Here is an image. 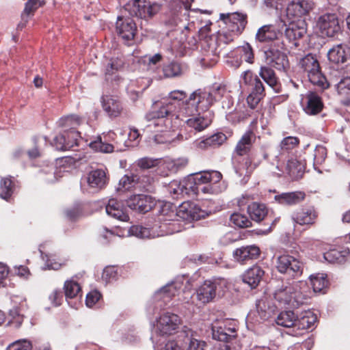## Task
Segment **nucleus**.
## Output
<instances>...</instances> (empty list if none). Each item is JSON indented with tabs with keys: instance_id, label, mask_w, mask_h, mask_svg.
<instances>
[{
	"instance_id": "obj_10",
	"label": "nucleus",
	"mask_w": 350,
	"mask_h": 350,
	"mask_svg": "<svg viewBox=\"0 0 350 350\" xmlns=\"http://www.w3.org/2000/svg\"><path fill=\"white\" fill-rule=\"evenodd\" d=\"M212 335L213 339L226 343L220 350H232L230 342L236 338L237 329L234 326L230 327L228 321H225L219 326L212 327Z\"/></svg>"
},
{
	"instance_id": "obj_53",
	"label": "nucleus",
	"mask_w": 350,
	"mask_h": 350,
	"mask_svg": "<svg viewBox=\"0 0 350 350\" xmlns=\"http://www.w3.org/2000/svg\"><path fill=\"white\" fill-rule=\"evenodd\" d=\"M265 89H252L247 98V102L252 109H254L264 96Z\"/></svg>"
},
{
	"instance_id": "obj_6",
	"label": "nucleus",
	"mask_w": 350,
	"mask_h": 350,
	"mask_svg": "<svg viewBox=\"0 0 350 350\" xmlns=\"http://www.w3.org/2000/svg\"><path fill=\"white\" fill-rule=\"evenodd\" d=\"M124 8L131 16L146 20L157 14L161 6L148 0H131L125 5Z\"/></svg>"
},
{
	"instance_id": "obj_43",
	"label": "nucleus",
	"mask_w": 350,
	"mask_h": 350,
	"mask_svg": "<svg viewBox=\"0 0 350 350\" xmlns=\"http://www.w3.org/2000/svg\"><path fill=\"white\" fill-rule=\"evenodd\" d=\"M299 65L307 73L320 68L317 59L310 53L301 59Z\"/></svg>"
},
{
	"instance_id": "obj_27",
	"label": "nucleus",
	"mask_w": 350,
	"mask_h": 350,
	"mask_svg": "<svg viewBox=\"0 0 350 350\" xmlns=\"http://www.w3.org/2000/svg\"><path fill=\"white\" fill-rule=\"evenodd\" d=\"M317 320L316 314L310 310H306L297 315L295 327L299 329H308L314 326Z\"/></svg>"
},
{
	"instance_id": "obj_9",
	"label": "nucleus",
	"mask_w": 350,
	"mask_h": 350,
	"mask_svg": "<svg viewBox=\"0 0 350 350\" xmlns=\"http://www.w3.org/2000/svg\"><path fill=\"white\" fill-rule=\"evenodd\" d=\"M182 324L179 316L171 312H164L157 321V330L161 335H172L178 332Z\"/></svg>"
},
{
	"instance_id": "obj_36",
	"label": "nucleus",
	"mask_w": 350,
	"mask_h": 350,
	"mask_svg": "<svg viewBox=\"0 0 350 350\" xmlns=\"http://www.w3.org/2000/svg\"><path fill=\"white\" fill-rule=\"evenodd\" d=\"M297 314L293 311L286 310L281 312L275 319V323L280 326L291 327L295 326Z\"/></svg>"
},
{
	"instance_id": "obj_41",
	"label": "nucleus",
	"mask_w": 350,
	"mask_h": 350,
	"mask_svg": "<svg viewBox=\"0 0 350 350\" xmlns=\"http://www.w3.org/2000/svg\"><path fill=\"white\" fill-rule=\"evenodd\" d=\"M42 3L43 2L40 0H27L23 12L21 14L24 23L19 24L18 27L23 28L27 23L29 16L33 14Z\"/></svg>"
},
{
	"instance_id": "obj_24",
	"label": "nucleus",
	"mask_w": 350,
	"mask_h": 350,
	"mask_svg": "<svg viewBox=\"0 0 350 350\" xmlns=\"http://www.w3.org/2000/svg\"><path fill=\"white\" fill-rule=\"evenodd\" d=\"M305 193L301 191L282 193L274 196V200L279 204L284 206H291L302 202L305 198Z\"/></svg>"
},
{
	"instance_id": "obj_5",
	"label": "nucleus",
	"mask_w": 350,
	"mask_h": 350,
	"mask_svg": "<svg viewBox=\"0 0 350 350\" xmlns=\"http://www.w3.org/2000/svg\"><path fill=\"white\" fill-rule=\"evenodd\" d=\"M283 41H275V45H269L264 51V59L267 66L274 68L280 71H284L288 65L287 56L283 51Z\"/></svg>"
},
{
	"instance_id": "obj_31",
	"label": "nucleus",
	"mask_w": 350,
	"mask_h": 350,
	"mask_svg": "<svg viewBox=\"0 0 350 350\" xmlns=\"http://www.w3.org/2000/svg\"><path fill=\"white\" fill-rule=\"evenodd\" d=\"M103 107L109 116H118L121 110L122 107L119 101L114 97L111 96H103L102 98Z\"/></svg>"
},
{
	"instance_id": "obj_33",
	"label": "nucleus",
	"mask_w": 350,
	"mask_h": 350,
	"mask_svg": "<svg viewBox=\"0 0 350 350\" xmlns=\"http://www.w3.org/2000/svg\"><path fill=\"white\" fill-rule=\"evenodd\" d=\"M211 123V120L207 116L200 115L193 116L186 121L187 125L196 131H202Z\"/></svg>"
},
{
	"instance_id": "obj_51",
	"label": "nucleus",
	"mask_w": 350,
	"mask_h": 350,
	"mask_svg": "<svg viewBox=\"0 0 350 350\" xmlns=\"http://www.w3.org/2000/svg\"><path fill=\"white\" fill-rule=\"evenodd\" d=\"M136 180H137V175L126 174L119 180V187L117 188V190H129L131 188L136 189Z\"/></svg>"
},
{
	"instance_id": "obj_54",
	"label": "nucleus",
	"mask_w": 350,
	"mask_h": 350,
	"mask_svg": "<svg viewBox=\"0 0 350 350\" xmlns=\"http://www.w3.org/2000/svg\"><path fill=\"white\" fill-rule=\"evenodd\" d=\"M230 221L239 228H248L252 226V222L247 217L240 213L231 215Z\"/></svg>"
},
{
	"instance_id": "obj_42",
	"label": "nucleus",
	"mask_w": 350,
	"mask_h": 350,
	"mask_svg": "<svg viewBox=\"0 0 350 350\" xmlns=\"http://www.w3.org/2000/svg\"><path fill=\"white\" fill-rule=\"evenodd\" d=\"M226 139L227 137L225 134L218 133L201 141L199 143V146L202 148H205L208 146H218L221 145Z\"/></svg>"
},
{
	"instance_id": "obj_64",
	"label": "nucleus",
	"mask_w": 350,
	"mask_h": 350,
	"mask_svg": "<svg viewBox=\"0 0 350 350\" xmlns=\"http://www.w3.org/2000/svg\"><path fill=\"white\" fill-rule=\"evenodd\" d=\"M101 295L97 291H93L90 292L86 295L85 304L86 306L89 308H92L94 306L100 299Z\"/></svg>"
},
{
	"instance_id": "obj_13",
	"label": "nucleus",
	"mask_w": 350,
	"mask_h": 350,
	"mask_svg": "<svg viewBox=\"0 0 350 350\" xmlns=\"http://www.w3.org/2000/svg\"><path fill=\"white\" fill-rule=\"evenodd\" d=\"M154 204V200L150 196L144 194L133 195L127 200V206L129 208L141 213L148 212Z\"/></svg>"
},
{
	"instance_id": "obj_50",
	"label": "nucleus",
	"mask_w": 350,
	"mask_h": 350,
	"mask_svg": "<svg viewBox=\"0 0 350 350\" xmlns=\"http://www.w3.org/2000/svg\"><path fill=\"white\" fill-rule=\"evenodd\" d=\"M311 284L314 292H321L327 286L326 275L324 273H318L310 276Z\"/></svg>"
},
{
	"instance_id": "obj_7",
	"label": "nucleus",
	"mask_w": 350,
	"mask_h": 350,
	"mask_svg": "<svg viewBox=\"0 0 350 350\" xmlns=\"http://www.w3.org/2000/svg\"><path fill=\"white\" fill-rule=\"evenodd\" d=\"M275 267L278 272L289 278H296L303 273V264L296 258L288 254L280 255L275 260Z\"/></svg>"
},
{
	"instance_id": "obj_30",
	"label": "nucleus",
	"mask_w": 350,
	"mask_h": 350,
	"mask_svg": "<svg viewBox=\"0 0 350 350\" xmlns=\"http://www.w3.org/2000/svg\"><path fill=\"white\" fill-rule=\"evenodd\" d=\"M247 213L252 220L260 222L267 215L268 209L264 204L253 202L247 206Z\"/></svg>"
},
{
	"instance_id": "obj_20",
	"label": "nucleus",
	"mask_w": 350,
	"mask_h": 350,
	"mask_svg": "<svg viewBox=\"0 0 350 350\" xmlns=\"http://www.w3.org/2000/svg\"><path fill=\"white\" fill-rule=\"evenodd\" d=\"M327 57L334 64H343L350 57V49L345 44H337L328 51Z\"/></svg>"
},
{
	"instance_id": "obj_39",
	"label": "nucleus",
	"mask_w": 350,
	"mask_h": 350,
	"mask_svg": "<svg viewBox=\"0 0 350 350\" xmlns=\"http://www.w3.org/2000/svg\"><path fill=\"white\" fill-rule=\"evenodd\" d=\"M240 85H247L252 88H264L263 84L257 75L247 70L243 72L240 80Z\"/></svg>"
},
{
	"instance_id": "obj_46",
	"label": "nucleus",
	"mask_w": 350,
	"mask_h": 350,
	"mask_svg": "<svg viewBox=\"0 0 350 350\" xmlns=\"http://www.w3.org/2000/svg\"><path fill=\"white\" fill-rule=\"evenodd\" d=\"M74 141L67 140L66 134L64 133L57 135L51 144L58 150H68L74 146Z\"/></svg>"
},
{
	"instance_id": "obj_58",
	"label": "nucleus",
	"mask_w": 350,
	"mask_h": 350,
	"mask_svg": "<svg viewBox=\"0 0 350 350\" xmlns=\"http://www.w3.org/2000/svg\"><path fill=\"white\" fill-rule=\"evenodd\" d=\"M183 185L186 194L192 193L193 194L198 195V192H197L196 189L199 188V185H197V183L193 179V176H189L187 179L183 180Z\"/></svg>"
},
{
	"instance_id": "obj_55",
	"label": "nucleus",
	"mask_w": 350,
	"mask_h": 350,
	"mask_svg": "<svg viewBox=\"0 0 350 350\" xmlns=\"http://www.w3.org/2000/svg\"><path fill=\"white\" fill-rule=\"evenodd\" d=\"M80 118L76 115H70L62 118L58 123L60 126H70V130H75L76 126L80 124Z\"/></svg>"
},
{
	"instance_id": "obj_28",
	"label": "nucleus",
	"mask_w": 350,
	"mask_h": 350,
	"mask_svg": "<svg viewBox=\"0 0 350 350\" xmlns=\"http://www.w3.org/2000/svg\"><path fill=\"white\" fill-rule=\"evenodd\" d=\"M275 307L271 306L267 298H262L256 303V313L261 321L271 318L275 312Z\"/></svg>"
},
{
	"instance_id": "obj_25",
	"label": "nucleus",
	"mask_w": 350,
	"mask_h": 350,
	"mask_svg": "<svg viewBox=\"0 0 350 350\" xmlns=\"http://www.w3.org/2000/svg\"><path fill=\"white\" fill-rule=\"evenodd\" d=\"M255 140L256 135L251 130L246 131L238 142L235 147V152L239 156L247 154Z\"/></svg>"
},
{
	"instance_id": "obj_17",
	"label": "nucleus",
	"mask_w": 350,
	"mask_h": 350,
	"mask_svg": "<svg viewBox=\"0 0 350 350\" xmlns=\"http://www.w3.org/2000/svg\"><path fill=\"white\" fill-rule=\"evenodd\" d=\"M281 32L273 25H265L260 27L256 34V40L260 42L275 45V41H282L279 36Z\"/></svg>"
},
{
	"instance_id": "obj_21",
	"label": "nucleus",
	"mask_w": 350,
	"mask_h": 350,
	"mask_svg": "<svg viewBox=\"0 0 350 350\" xmlns=\"http://www.w3.org/2000/svg\"><path fill=\"white\" fill-rule=\"evenodd\" d=\"M124 61L120 57L111 58L105 66V79L108 81H116L119 79L118 72L123 68Z\"/></svg>"
},
{
	"instance_id": "obj_40",
	"label": "nucleus",
	"mask_w": 350,
	"mask_h": 350,
	"mask_svg": "<svg viewBox=\"0 0 350 350\" xmlns=\"http://www.w3.org/2000/svg\"><path fill=\"white\" fill-rule=\"evenodd\" d=\"M308 80L313 85H318L319 88H329L328 83H331V80L328 81L321 73L320 68L317 70H312L308 73Z\"/></svg>"
},
{
	"instance_id": "obj_56",
	"label": "nucleus",
	"mask_w": 350,
	"mask_h": 350,
	"mask_svg": "<svg viewBox=\"0 0 350 350\" xmlns=\"http://www.w3.org/2000/svg\"><path fill=\"white\" fill-rule=\"evenodd\" d=\"M31 342L26 339L16 340L10 344L7 350H31Z\"/></svg>"
},
{
	"instance_id": "obj_35",
	"label": "nucleus",
	"mask_w": 350,
	"mask_h": 350,
	"mask_svg": "<svg viewBox=\"0 0 350 350\" xmlns=\"http://www.w3.org/2000/svg\"><path fill=\"white\" fill-rule=\"evenodd\" d=\"M215 43L212 42L208 44L209 49L204 55L200 60V64L203 67H211L216 64L218 59V52L215 47Z\"/></svg>"
},
{
	"instance_id": "obj_1",
	"label": "nucleus",
	"mask_w": 350,
	"mask_h": 350,
	"mask_svg": "<svg viewBox=\"0 0 350 350\" xmlns=\"http://www.w3.org/2000/svg\"><path fill=\"white\" fill-rule=\"evenodd\" d=\"M176 116L175 107L169 103L162 104L146 114L148 122L147 129L153 133H167L172 127L173 117Z\"/></svg>"
},
{
	"instance_id": "obj_62",
	"label": "nucleus",
	"mask_w": 350,
	"mask_h": 350,
	"mask_svg": "<svg viewBox=\"0 0 350 350\" xmlns=\"http://www.w3.org/2000/svg\"><path fill=\"white\" fill-rule=\"evenodd\" d=\"M217 183H207L205 185H199V188L196 189L197 192H198V195L200 193L204 194H215L219 192H221V190L220 189L217 188L215 186Z\"/></svg>"
},
{
	"instance_id": "obj_38",
	"label": "nucleus",
	"mask_w": 350,
	"mask_h": 350,
	"mask_svg": "<svg viewBox=\"0 0 350 350\" xmlns=\"http://www.w3.org/2000/svg\"><path fill=\"white\" fill-rule=\"evenodd\" d=\"M259 75L264 81L271 88L278 85V79L271 67L267 65L262 66L260 69Z\"/></svg>"
},
{
	"instance_id": "obj_29",
	"label": "nucleus",
	"mask_w": 350,
	"mask_h": 350,
	"mask_svg": "<svg viewBox=\"0 0 350 350\" xmlns=\"http://www.w3.org/2000/svg\"><path fill=\"white\" fill-rule=\"evenodd\" d=\"M193 177L197 185H201L207 183H217L221 180L222 175L218 171H207L196 174Z\"/></svg>"
},
{
	"instance_id": "obj_59",
	"label": "nucleus",
	"mask_w": 350,
	"mask_h": 350,
	"mask_svg": "<svg viewBox=\"0 0 350 350\" xmlns=\"http://www.w3.org/2000/svg\"><path fill=\"white\" fill-rule=\"evenodd\" d=\"M314 165H321L327 157V149L323 146H317L314 151Z\"/></svg>"
},
{
	"instance_id": "obj_8",
	"label": "nucleus",
	"mask_w": 350,
	"mask_h": 350,
	"mask_svg": "<svg viewBox=\"0 0 350 350\" xmlns=\"http://www.w3.org/2000/svg\"><path fill=\"white\" fill-rule=\"evenodd\" d=\"M317 27L323 36L334 38L341 31V25L337 14L326 12L321 14L317 21Z\"/></svg>"
},
{
	"instance_id": "obj_49",
	"label": "nucleus",
	"mask_w": 350,
	"mask_h": 350,
	"mask_svg": "<svg viewBox=\"0 0 350 350\" xmlns=\"http://www.w3.org/2000/svg\"><path fill=\"white\" fill-rule=\"evenodd\" d=\"M65 296L66 298H74L81 293V286L73 280H67L64 284Z\"/></svg>"
},
{
	"instance_id": "obj_34",
	"label": "nucleus",
	"mask_w": 350,
	"mask_h": 350,
	"mask_svg": "<svg viewBox=\"0 0 350 350\" xmlns=\"http://www.w3.org/2000/svg\"><path fill=\"white\" fill-rule=\"evenodd\" d=\"M317 216V213L313 209H306L297 212L293 219L299 225H310L314 223Z\"/></svg>"
},
{
	"instance_id": "obj_37",
	"label": "nucleus",
	"mask_w": 350,
	"mask_h": 350,
	"mask_svg": "<svg viewBox=\"0 0 350 350\" xmlns=\"http://www.w3.org/2000/svg\"><path fill=\"white\" fill-rule=\"evenodd\" d=\"M154 179L150 176H138L137 180H136V189L139 191L152 193L155 190Z\"/></svg>"
},
{
	"instance_id": "obj_23",
	"label": "nucleus",
	"mask_w": 350,
	"mask_h": 350,
	"mask_svg": "<svg viewBox=\"0 0 350 350\" xmlns=\"http://www.w3.org/2000/svg\"><path fill=\"white\" fill-rule=\"evenodd\" d=\"M264 274L265 272L260 267L254 265L245 272L243 275V281L247 284L251 288H256Z\"/></svg>"
},
{
	"instance_id": "obj_14",
	"label": "nucleus",
	"mask_w": 350,
	"mask_h": 350,
	"mask_svg": "<svg viewBox=\"0 0 350 350\" xmlns=\"http://www.w3.org/2000/svg\"><path fill=\"white\" fill-rule=\"evenodd\" d=\"M161 225L159 226L160 231L157 232L154 230V227L152 229L142 226H133L130 228L129 232L131 235L135 236L139 239H151L156 237L163 236L164 234L168 233V229L165 227V223L160 221Z\"/></svg>"
},
{
	"instance_id": "obj_45",
	"label": "nucleus",
	"mask_w": 350,
	"mask_h": 350,
	"mask_svg": "<svg viewBox=\"0 0 350 350\" xmlns=\"http://www.w3.org/2000/svg\"><path fill=\"white\" fill-rule=\"evenodd\" d=\"M183 332L185 334V337L189 340L187 350H204V347L206 346V342L193 338L192 331L190 329L185 326L183 328Z\"/></svg>"
},
{
	"instance_id": "obj_18",
	"label": "nucleus",
	"mask_w": 350,
	"mask_h": 350,
	"mask_svg": "<svg viewBox=\"0 0 350 350\" xmlns=\"http://www.w3.org/2000/svg\"><path fill=\"white\" fill-rule=\"evenodd\" d=\"M217 283L215 281L206 280L197 289L196 297L202 304L211 301L216 296Z\"/></svg>"
},
{
	"instance_id": "obj_16",
	"label": "nucleus",
	"mask_w": 350,
	"mask_h": 350,
	"mask_svg": "<svg viewBox=\"0 0 350 350\" xmlns=\"http://www.w3.org/2000/svg\"><path fill=\"white\" fill-rule=\"evenodd\" d=\"M301 103L304 111L308 115H316L320 113L323 107L321 97L311 91L305 96H302Z\"/></svg>"
},
{
	"instance_id": "obj_52",
	"label": "nucleus",
	"mask_w": 350,
	"mask_h": 350,
	"mask_svg": "<svg viewBox=\"0 0 350 350\" xmlns=\"http://www.w3.org/2000/svg\"><path fill=\"white\" fill-rule=\"evenodd\" d=\"M163 72L165 77H177L182 72L181 66L178 62H172L163 67Z\"/></svg>"
},
{
	"instance_id": "obj_26",
	"label": "nucleus",
	"mask_w": 350,
	"mask_h": 350,
	"mask_svg": "<svg viewBox=\"0 0 350 350\" xmlns=\"http://www.w3.org/2000/svg\"><path fill=\"white\" fill-rule=\"evenodd\" d=\"M306 33V25L304 21L292 23L285 30V34L289 40L303 38Z\"/></svg>"
},
{
	"instance_id": "obj_63",
	"label": "nucleus",
	"mask_w": 350,
	"mask_h": 350,
	"mask_svg": "<svg viewBox=\"0 0 350 350\" xmlns=\"http://www.w3.org/2000/svg\"><path fill=\"white\" fill-rule=\"evenodd\" d=\"M299 143V140L296 137H286L283 139L280 143V147L284 150H291L297 146Z\"/></svg>"
},
{
	"instance_id": "obj_48",
	"label": "nucleus",
	"mask_w": 350,
	"mask_h": 350,
	"mask_svg": "<svg viewBox=\"0 0 350 350\" xmlns=\"http://www.w3.org/2000/svg\"><path fill=\"white\" fill-rule=\"evenodd\" d=\"M14 191V185L10 178H3L0 182V197L8 200Z\"/></svg>"
},
{
	"instance_id": "obj_2",
	"label": "nucleus",
	"mask_w": 350,
	"mask_h": 350,
	"mask_svg": "<svg viewBox=\"0 0 350 350\" xmlns=\"http://www.w3.org/2000/svg\"><path fill=\"white\" fill-rule=\"evenodd\" d=\"M165 209L162 210V214L159 217V221L165 223V227L167 229V226L171 225L170 222L174 220H185L191 221L193 220H199L204 217V211H202L194 202L186 201L183 202L176 211H172L169 215H165Z\"/></svg>"
},
{
	"instance_id": "obj_32",
	"label": "nucleus",
	"mask_w": 350,
	"mask_h": 350,
	"mask_svg": "<svg viewBox=\"0 0 350 350\" xmlns=\"http://www.w3.org/2000/svg\"><path fill=\"white\" fill-rule=\"evenodd\" d=\"M331 83L327 85H334L336 88H350V75H345L344 72L333 70L329 73Z\"/></svg>"
},
{
	"instance_id": "obj_19",
	"label": "nucleus",
	"mask_w": 350,
	"mask_h": 350,
	"mask_svg": "<svg viewBox=\"0 0 350 350\" xmlns=\"http://www.w3.org/2000/svg\"><path fill=\"white\" fill-rule=\"evenodd\" d=\"M314 7L312 0H295L292 1L287 7L288 14L295 17H301L308 14Z\"/></svg>"
},
{
	"instance_id": "obj_57",
	"label": "nucleus",
	"mask_w": 350,
	"mask_h": 350,
	"mask_svg": "<svg viewBox=\"0 0 350 350\" xmlns=\"http://www.w3.org/2000/svg\"><path fill=\"white\" fill-rule=\"evenodd\" d=\"M159 160L150 157H143L137 160V166L142 170H148L158 165Z\"/></svg>"
},
{
	"instance_id": "obj_47",
	"label": "nucleus",
	"mask_w": 350,
	"mask_h": 350,
	"mask_svg": "<svg viewBox=\"0 0 350 350\" xmlns=\"http://www.w3.org/2000/svg\"><path fill=\"white\" fill-rule=\"evenodd\" d=\"M90 146L96 151H99L103 153H111L113 151V146L111 144L103 142L100 136L96 137V138L90 143Z\"/></svg>"
},
{
	"instance_id": "obj_60",
	"label": "nucleus",
	"mask_w": 350,
	"mask_h": 350,
	"mask_svg": "<svg viewBox=\"0 0 350 350\" xmlns=\"http://www.w3.org/2000/svg\"><path fill=\"white\" fill-rule=\"evenodd\" d=\"M241 58L248 63H252L254 59V53L252 46L246 43L239 48Z\"/></svg>"
},
{
	"instance_id": "obj_11",
	"label": "nucleus",
	"mask_w": 350,
	"mask_h": 350,
	"mask_svg": "<svg viewBox=\"0 0 350 350\" xmlns=\"http://www.w3.org/2000/svg\"><path fill=\"white\" fill-rule=\"evenodd\" d=\"M116 28L118 35L128 44L134 39L137 27L133 19L118 16Z\"/></svg>"
},
{
	"instance_id": "obj_61",
	"label": "nucleus",
	"mask_w": 350,
	"mask_h": 350,
	"mask_svg": "<svg viewBox=\"0 0 350 350\" xmlns=\"http://www.w3.org/2000/svg\"><path fill=\"white\" fill-rule=\"evenodd\" d=\"M117 275V269L113 266H109L104 269L102 279L106 282H111L116 280Z\"/></svg>"
},
{
	"instance_id": "obj_44",
	"label": "nucleus",
	"mask_w": 350,
	"mask_h": 350,
	"mask_svg": "<svg viewBox=\"0 0 350 350\" xmlns=\"http://www.w3.org/2000/svg\"><path fill=\"white\" fill-rule=\"evenodd\" d=\"M252 171V162L249 159L245 160V163L240 167L235 168L236 174L240 178L243 177L240 180L242 185H245L248 182Z\"/></svg>"
},
{
	"instance_id": "obj_4",
	"label": "nucleus",
	"mask_w": 350,
	"mask_h": 350,
	"mask_svg": "<svg viewBox=\"0 0 350 350\" xmlns=\"http://www.w3.org/2000/svg\"><path fill=\"white\" fill-rule=\"evenodd\" d=\"M273 297L280 306H288L290 308H297L306 299L297 284L282 286L275 291Z\"/></svg>"
},
{
	"instance_id": "obj_15",
	"label": "nucleus",
	"mask_w": 350,
	"mask_h": 350,
	"mask_svg": "<svg viewBox=\"0 0 350 350\" xmlns=\"http://www.w3.org/2000/svg\"><path fill=\"white\" fill-rule=\"evenodd\" d=\"M260 255V250L256 245H250L237 248L233 252L234 260L241 264L247 263L250 260H256Z\"/></svg>"
},
{
	"instance_id": "obj_22",
	"label": "nucleus",
	"mask_w": 350,
	"mask_h": 350,
	"mask_svg": "<svg viewBox=\"0 0 350 350\" xmlns=\"http://www.w3.org/2000/svg\"><path fill=\"white\" fill-rule=\"evenodd\" d=\"M105 210L107 215L120 221H126L129 219L123 204L116 199L113 198L109 200Z\"/></svg>"
},
{
	"instance_id": "obj_3",
	"label": "nucleus",
	"mask_w": 350,
	"mask_h": 350,
	"mask_svg": "<svg viewBox=\"0 0 350 350\" xmlns=\"http://www.w3.org/2000/svg\"><path fill=\"white\" fill-rule=\"evenodd\" d=\"M109 181V176L106 168H95L82 177L81 187L88 192L97 193L104 189Z\"/></svg>"
},
{
	"instance_id": "obj_12",
	"label": "nucleus",
	"mask_w": 350,
	"mask_h": 350,
	"mask_svg": "<svg viewBox=\"0 0 350 350\" xmlns=\"http://www.w3.org/2000/svg\"><path fill=\"white\" fill-rule=\"evenodd\" d=\"M220 19L227 25L228 31L234 33H240L247 23L246 16L239 12L221 14Z\"/></svg>"
}]
</instances>
